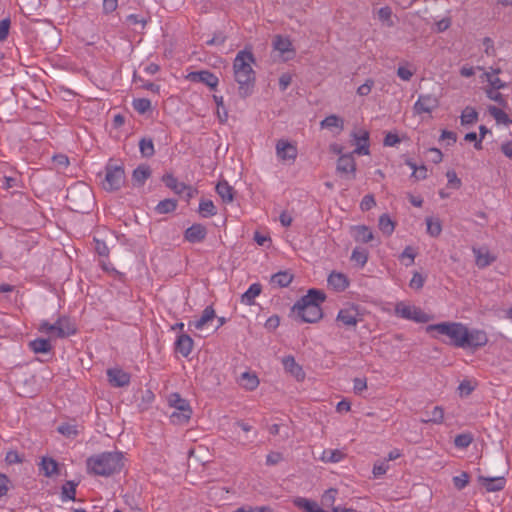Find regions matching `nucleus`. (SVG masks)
<instances>
[{"label": "nucleus", "mask_w": 512, "mask_h": 512, "mask_svg": "<svg viewBox=\"0 0 512 512\" xmlns=\"http://www.w3.org/2000/svg\"><path fill=\"white\" fill-rule=\"evenodd\" d=\"M346 454L339 449H325L321 453L319 460L323 463H339L344 460Z\"/></svg>", "instance_id": "nucleus-30"}, {"label": "nucleus", "mask_w": 512, "mask_h": 512, "mask_svg": "<svg viewBox=\"0 0 512 512\" xmlns=\"http://www.w3.org/2000/svg\"><path fill=\"white\" fill-rule=\"evenodd\" d=\"M238 383L243 389L253 391L259 386L260 381L256 373L245 371L239 376Z\"/></svg>", "instance_id": "nucleus-28"}, {"label": "nucleus", "mask_w": 512, "mask_h": 512, "mask_svg": "<svg viewBox=\"0 0 512 512\" xmlns=\"http://www.w3.org/2000/svg\"><path fill=\"white\" fill-rule=\"evenodd\" d=\"M78 193H84L88 198L90 197V191L87 186L84 184H77L68 189L67 197L68 199L74 203L76 202V197Z\"/></svg>", "instance_id": "nucleus-44"}, {"label": "nucleus", "mask_w": 512, "mask_h": 512, "mask_svg": "<svg viewBox=\"0 0 512 512\" xmlns=\"http://www.w3.org/2000/svg\"><path fill=\"white\" fill-rule=\"evenodd\" d=\"M373 86L374 81L372 79H367L362 85L358 87L357 94L359 96H367L368 94H370Z\"/></svg>", "instance_id": "nucleus-59"}, {"label": "nucleus", "mask_w": 512, "mask_h": 512, "mask_svg": "<svg viewBox=\"0 0 512 512\" xmlns=\"http://www.w3.org/2000/svg\"><path fill=\"white\" fill-rule=\"evenodd\" d=\"M107 376L110 384L115 387H124L130 383V375L118 368L108 369Z\"/></svg>", "instance_id": "nucleus-21"}, {"label": "nucleus", "mask_w": 512, "mask_h": 512, "mask_svg": "<svg viewBox=\"0 0 512 512\" xmlns=\"http://www.w3.org/2000/svg\"><path fill=\"white\" fill-rule=\"evenodd\" d=\"M293 504L305 512H328V510L321 507L317 502L307 499L305 497H295Z\"/></svg>", "instance_id": "nucleus-27"}, {"label": "nucleus", "mask_w": 512, "mask_h": 512, "mask_svg": "<svg viewBox=\"0 0 512 512\" xmlns=\"http://www.w3.org/2000/svg\"><path fill=\"white\" fill-rule=\"evenodd\" d=\"M140 151L144 156H151L154 153V145L152 140L142 139L140 141Z\"/></svg>", "instance_id": "nucleus-53"}, {"label": "nucleus", "mask_w": 512, "mask_h": 512, "mask_svg": "<svg viewBox=\"0 0 512 512\" xmlns=\"http://www.w3.org/2000/svg\"><path fill=\"white\" fill-rule=\"evenodd\" d=\"M193 347L194 341L189 335L185 333H180L177 336L175 342V350L177 353L181 354L183 357L186 358L191 354Z\"/></svg>", "instance_id": "nucleus-22"}, {"label": "nucleus", "mask_w": 512, "mask_h": 512, "mask_svg": "<svg viewBox=\"0 0 512 512\" xmlns=\"http://www.w3.org/2000/svg\"><path fill=\"white\" fill-rule=\"evenodd\" d=\"M478 118L477 111L472 107H466L461 114V124L469 125L476 122Z\"/></svg>", "instance_id": "nucleus-45"}, {"label": "nucleus", "mask_w": 512, "mask_h": 512, "mask_svg": "<svg viewBox=\"0 0 512 512\" xmlns=\"http://www.w3.org/2000/svg\"><path fill=\"white\" fill-rule=\"evenodd\" d=\"M38 331L55 338H66L76 334L75 322L68 316H60L54 324L43 320L40 322Z\"/></svg>", "instance_id": "nucleus-6"}, {"label": "nucleus", "mask_w": 512, "mask_h": 512, "mask_svg": "<svg viewBox=\"0 0 512 512\" xmlns=\"http://www.w3.org/2000/svg\"><path fill=\"white\" fill-rule=\"evenodd\" d=\"M389 469V465L387 461H378L373 466V475L375 477H380L384 475Z\"/></svg>", "instance_id": "nucleus-57"}, {"label": "nucleus", "mask_w": 512, "mask_h": 512, "mask_svg": "<svg viewBox=\"0 0 512 512\" xmlns=\"http://www.w3.org/2000/svg\"><path fill=\"white\" fill-rule=\"evenodd\" d=\"M281 363L285 372L290 374L297 382H303L305 380L306 374L303 367L296 362L293 356L288 355L283 357Z\"/></svg>", "instance_id": "nucleus-17"}, {"label": "nucleus", "mask_w": 512, "mask_h": 512, "mask_svg": "<svg viewBox=\"0 0 512 512\" xmlns=\"http://www.w3.org/2000/svg\"><path fill=\"white\" fill-rule=\"evenodd\" d=\"M482 72V80L485 78L488 83L486 87H483L487 97L497 102L500 106H506L507 102L499 92L501 88L506 86V83L498 76L501 73V68L499 66H490L487 70L485 67H482Z\"/></svg>", "instance_id": "nucleus-5"}, {"label": "nucleus", "mask_w": 512, "mask_h": 512, "mask_svg": "<svg viewBox=\"0 0 512 512\" xmlns=\"http://www.w3.org/2000/svg\"><path fill=\"white\" fill-rule=\"evenodd\" d=\"M438 105L439 101L437 97L430 94H424L420 95L414 103L413 111L417 115H422L425 113L430 114L438 107Z\"/></svg>", "instance_id": "nucleus-14"}, {"label": "nucleus", "mask_w": 512, "mask_h": 512, "mask_svg": "<svg viewBox=\"0 0 512 512\" xmlns=\"http://www.w3.org/2000/svg\"><path fill=\"white\" fill-rule=\"evenodd\" d=\"M262 287L259 283H253L241 296V302L245 305H253L255 299L260 295Z\"/></svg>", "instance_id": "nucleus-33"}, {"label": "nucleus", "mask_w": 512, "mask_h": 512, "mask_svg": "<svg viewBox=\"0 0 512 512\" xmlns=\"http://www.w3.org/2000/svg\"><path fill=\"white\" fill-rule=\"evenodd\" d=\"M415 73V69H410L408 66H399L397 69V76L403 81L411 80Z\"/></svg>", "instance_id": "nucleus-56"}, {"label": "nucleus", "mask_w": 512, "mask_h": 512, "mask_svg": "<svg viewBox=\"0 0 512 512\" xmlns=\"http://www.w3.org/2000/svg\"><path fill=\"white\" fill-rule=\"evenodd\" d=\"M337 495H338L337 489H335V488L327 489L326 491H324V493L321 496V505L320 506L323 507L324 509L330 508L331 510H333V507H335L334 504L336 502Z\"/></svg>", "instance_id": "nucleus-35"}, {"label": "nucleus", "mask_w": 512, "mask_h": 512, "mask_svg": "<svg viewBox=\"0 0 512 512\" xmlns=\"http://www.w3.org/2000/svg\"><path fill=\"white\" fill-rule=\"evenodd\" d=\"M125 182V172L122 166L108 165L105 171V178L102 187L106 191H115L122 187Z\"/></svg>", "instance_id": "nucleus-9"}, {"label": "nucleus", "mask_w": 512, "mask_h": 512, "mask_svg": "<svg viewBox=\"0 0 512 512\" xmlns=\"http://www.w3.org/2000/svg\"><path fill=\"white\" fill-rule=\"evenodd\" d=\"M216 192L225 203H230L234 199L233 188L227 181H220L216 185Z\"/></svg>", "instance_id": "nucleus-34"}, {"label": "nucleus", "mask_w": 512, "mask_h": 512, "mask_svg": "<svg viewBox=\"0 0 512 512\" xmlns=\"http://www.w3.org/2000/svg\"><path fill=\"white\" fill-rule=\"evenodd\" d=\"M336 320L346 327H356L361 321V314L355 305H348L339 310Z\"/></svg>", "instance_id": "nucleus-12"}, {"label": "nucleus", "mask_w": 512, "mask_h": 512, "mask_svg": "<svg viewBox=\"0 0 512 512\" xmlns=\"http://www.w3.org/2000/svg\"><path fill=\"white\" fill-rule=\"evenodd\" d=\"M351 235L356 242L368 243L374 239L373 231L365 225L351 227Z\"/></svg>", "instance_id": "nucleus-26"}, {"label": "nucleus", "mask_w": 512, "mask_h": 512, "mask_svg": "<svg viewBox=\"0 0 512 512\" xmlns=\"http://www.w3.org/2000/svg\"><path fill=\"white\" fill-rule=\"evenodd\" d=\"M215 317H216V313H215V310L213 309V307L207 306L203 310L200 318L197 320H194V321H190L188 323V326H189V328L193 327L194 329H196L198 331H202L208 327L209 323L212 322Z\"/></svg>", "instance_id": "nucleus-20"}, {"label": "nucleus", "mask_w": 512, "mask_h": 512, "mask_svg": "<svg viewBox=\"0 0 512 512\" xmlns=\"http://www.w3.org/2000/svg\"><path fill=\"white\" fill-rule=\"evenodd\" d=\"M320 126L322 129H328L334 134L338 135L344 130V119L337 115H329L325 117L321 122Z\"/></svg>", "instance_id": "nucleus-23"}, {"label": "nucleus", "mask_w": 512, "mask_h": 512, "mask_svg": "<svg viewBox=\"0 0 512 512\" xmlns=\"http://www.w3.org/2000/svg\"><path fill=\"white\" fill-rule=\"evenodd\" d=\"M427 233L431 237H438L442 232V223L438 218L427 217L426 218Z\"/></svg>", "instance_id": "nucleus-38"}, {"label": "nucleus", "mask_w": 512, "mask_h": 512, "mask_svg": "<svg viewBox=\"0 0 512 512\" xmlns=\"http://www.w3.org/2000/svg\"><path fill=\"white\" fill-rule=\"evenodd\" d=\"M124 466L125 457L119 451L100 453L87 459L88 472L99 476H110L119 473Z\"/></svg>", "instance_id": "nucleus-3"}, {"label": "nucleus", "mask_w": 512, "mask_h": 512, "mask_svg": "<svg viewBox=\"0 0 512 512\" xmlns=\"http://www.w3.org/2000/svg\"><path fill=\"white\" fill-rule=\"evenodd\" d=\"M168 403L174 411L170 414V420L174 424L182 425L187 423L192 415V409L187 400L180 394L172 393L168 396Z\"/></svg>", "instance_id": "nucleus-7"}, {"label": "nucleus", "mask_w": 512, "mask_h": 512, "mask_svg": "<svg viewBox=\"0 0 512 512\" xmlns=\"http://www.w3.org/2000/svg\"><path fill=\"white\" fill-rule=\"evenodd\" d=\"M276 155L282 162H294L297 158V146L287 140L281 139L276 143Z\"/></svg>", "instance_id": "nucleus-13"}, {"label": "nucleus", "mask_w": 512, "mask_h": 512, "mask_svg": "<svg viewBox=\"0 0 512 512\" xmlns=\"http://www.w3.org/2000/svg\"><path fill=\"white\" fill-rule=\"evenodd\" d=\"M477 387V382L470 380H463L458 386V393L461 397H466L471 394Z\"/></svg>", "instance_id": "nucleus-49"}, {"label": "nucleus", "mask_w": 512, "mask_h": 512, "mask_svg": "<svg viewBox=\"0 0 512 512\" xmlns=\"http://www.w3.org/2000/svg\"><path fill=\"white\" fill-rule=\"evenodd\" d=\"M444 420V409L441 406H435L429 413V417L424 422L441 424Z\"/></svg>", "instance_id": "nucleus-46"}, {"label": "nucleus", "mask_w": 512, "mask_h": 512, "mask_svg": "<svg viewBox=\"0 0 512 512\" xmlns=\"http://www.w3.org/2000/svg\"><path fill=\"white\" fill-rule=\"evenodd\" d=\"M351 259L363 267L368 260V252L363 248H355L352 251Z\"/></svg>", "instance_id": "nucleus-48"}, {"label": "nucleus", "mask_w": 512, "mask_h": 512, "mask_svg": "<svg viewBox=\"0 0 512 512\" xmlns=\"http://www.w3.org/2000/svg\"><path fill=\"white\" fill-rule=\"evenodd\" d=\"M446 177L448 180V186L454 189H459L461 186V180L458 178L455 171L450 170L446 173Z\"/></svg>", "instance_id": "nucleus-58"}, {"label": "nucleus", "mask_w": 512, "mask_h": 512, "mask_svg": "<svg viewBox=\"0 0 512 512\" xmlns=\"http://www.w3.org/2000/svg\"><path fill=\"white\" fill-rule=\"evenodd\" d=\"M206 235L207 230L203 225L193 224L186 229L184 237L190 243H199L205 239Z\"/></svg>", "instance_id": "nucleus-24"}, {"label": "nucleus", "mask_w": 512, "mask_h": 512, "mask_svg": "<svg viewBox=\"0 0 512 512\" xmlns=\"http://www.w3.org/2000/svg\"><path fill=\"white\" fill-rule=\"evenodd\" d=\"M327 284L335 292H343L350 284L348 277L341 272L333 271L327 278Z\"/></svg>", "instance_id": "nucleus-18"}, {"label": "nucleus", "mask_w": 512, "mask_h": 512, "mask_svg": "<svg viewBox=\"0 0 512 512\" xmlns=\"http://www.w3.org/2000/svg\"><path fill=\"white\" fill-rule=\"evenodd\" d=\"M151 170L148 165L138 166L132 174L133 184L136 186H142L145 181L150 177Z\"/></svg>", "instance_id": "nucleus-32"}, {"label": "nucleus", "mask_w": 512, "mask_h": 512, "mask_svg": "<svg viewBox=\"0 0 512 512\" xmlns=\"http://www.w3.org/2000/svg\"><path fill=\"white\" fill-rule=\"evenodd\" d=\"M366 389H367L366 378L358 377L353 380V391L355 394H361Z\"/></svg>", "instance_id": "nucleus-60"}, {"label": "nucleus", "mask_w": 512, "mask_h": 512, "mask_svg": "<svg viewBox=\"0 0 512 512\" xmlns=\"http://www.w3.org/2000/svg\"><path fill=\"white\" fill-rule=\"evenodd\" d=\"M198 212L202 217L208 218L216 215L217 209L213 201L208 199H202L199 203Z\"/></svg>", "instance_id": "nucleus-37"}, {"label": "nucleus", "mask_w": 512, "mask_h": 512, "mask_svg": "<svg viewBox=\"0 0 512 512\" xmlns=\"http://www.w3.org/2000/svg\"><path fill=\"white\" fill-rule=\"evenodd\" d=\"M273 50L278 53L283 61H289L295 57L296 51L291 39L287 36L276 35L272 41Z\"/></svg>", "instance_id": "nucleus-10"}, {"label": "nucleus", "mask_w": 512, "mask_h": 512, "mask_svg": "<svg viewBox=\"0 0 512 512\" xmlns=\"http://www.w3.org/2000/svg\"><path fill=\"white\" fill-rule=\"evenodd\" d=\"M337 171L355 176L356 162L352 154H343L337 161Z\"/></svg>", "instance_id": "nucleus-25"}, {"label": "nucleus", "mask_w": 512, "mask_h": 512, "mask_svg": "<svg viewBox=\"0 0 512 512\" xmlns=\"http://www.w3.org/2000/svg\"><path fill=\"white\" fill-rule=\"evenodd\" d=\"M396 222L389 216V214L384 213L379 216L378 219V228L385 236H391L395 231Z\"/></svg>", "instance_id": "nucleus-31"}, {"label": "nucleus", "mask_w": 512, "mask_h": 512, "mask_svg": "<svg viewBox=\"0 0 512 512\" xmlns=\"http://www.w3.org/2000/svg\"><path fill=\"white\" fill-rule=\"evenodd\" d=\"M351 137L355 145L353 153L357 155L370 154L369 132L366 129H359L357 131H353L351 133Z\"/></svg>", "instance_id": "nucleus-15"}, {"label": "nucleus", "mask_w": 512, "mask_h": 512, "mask_svg": "<svg viewBox=\"0 0 512 512\" xmlns=\"http://www.w3.org/2000/svg\"><path fill=\"white\" fill-rule=\"evenodd\" d=\"M425 330L432 338L445 341V337L448 339V343L459 348L471 346L474 340L473 333L466 325L460 322L431 324L428 325Z\"/></svg>", "instance_id": "nucleus-1"}, {"label": "nucleus", "mask_w": 512, "mask_h": 512, "mask_svg": "<svg viewBox=\"0 0 512 512\" xmlns=\"http://www.w3.org/2000/svg\"><path fill=\"white\" fill-rule=\"evenodd\" d=\"M468 482L469 475L466 472H462L460 475L453 477V484L458 490H461L464 487H466Z\"/></svg>", "instance_id": "nucleus-55"}, {"label": "nucleus", "mask_w": 512, "mask_h": 512, "mask_svg": "<svg viewBox=\"0 0 512 512\" xmlns=\"http://www.w3.org/2000/svg\"><path fill=\"white\" fill-rule=\"evenodd\" d=\"M254 64L255 57L248 50L239 51L233 61V75L242 97L249 96L253 91L256 80Z\"/></svg>", "instance_id": "nucleus-2"}, {"label": "nucleus", "mask_w": 512, "mask_h": 512, "mask_svg": "<svg viewBox=\"0 0 512 512\" xmlns=\"http://www.w3.org/2000/svg\"><path fill=\"white\" fill-rule=\"evenodd\" d=\"M505 474L506 470L504 467L498 475H493L486 471L485 474H482V489H485L487 492L502 490L506 484Z\"/></svg>", "instance_id": "nucleus-11"}, {"label": "nucleus", "mask_w": 512, "mask_h": 512, "mask_svg": "<svg viewBox=\"0 0 512 512\" xmlns=\"http://www.w3.org/2000/svg\"><path fill=\"white\" fill-rule=\"evenodd\" d=\"M177 207V202L173 199H164L160 201L155 210L159 214H167L173 212Z\"/></svg>", "instance_id": "nucleus-43"}, {"label": "nucleus", "mask_w": 512, "mask_h": 512, "mask_svg": "<svg viewBox=\"0 0 512 512\" xmlns=\"http://www.w3.org/2000/svg\"><path fill=\"white\" fill-rule=\"evenodd\" d=\"M29 346L34 353H48L52 349L49 340L43 338H38L31 341Z\"/></svg>", "instance_id": "nucleus-39"}, {"label": "nucleus", "mask_w": 512, "mask_h": 512, "mask_svg": "<svg viewBox=\"0 0 512 512\" xmlns=\"http://www.w3.org/2000/svg\"><path fill=\"white\" fill-rule=\"evenodd\" d=\"M58 432L66 437H74L77 435V428L75 425L70 423H63L58 426Z\"/></svg>", "instance_id": "nucleus-51"}, {"label": "nucleus", "mask_w": 512, "mask_h": 512, "mask_svg": "<svg viewBox=\"0 0 512 512\" xmlns=\"http://www.w3.org/2000/svg\"><path fill=\"white\" fill-rule=\"evenodd\" d=\"M10 29V20L9 19H3L0 21V42L4 41L8 34Z\"/></svg>", "instance_id": "nucleus-62"}, {"label": "nucleus", "mask_w": 512, "mask_h": 512, "mask_svg": "<svg viewBox=\"0 0 512 512\" xmlns=\"http://www.w3.org/2000/svg\"><path fill=\"white\" fill-rule=\"evenodd\" d=\"M292 82V76L289 73H284L279 78V87L282 91L286 90Z\"/></svg>", "instance_id": "nucleus-64"}, {"label": "nucleus", "mask_w": 512, "mask_h": 512, "mask_svg": "<svg viewBox=\"0 0 512 512\" xmlns=\"http://www.w3.org/2000/svg\"><path fill=\"white\" fill-rule=\"evenodd\" d=\"M186 78L192 82L204 83L212 89L217 87L219 83L218 77L209 71L191 72Z\"/></svg>", "instance_id": "nucleus-19"}, {"label": "nucleus", "mask_w": 512, "mask_h": 512, "mask_svg": "<svg viewBox=\"0 0 512 512\" xmlns=\"http://www.w3.org/2000/svg\"><path fill=\"white\" fill-rule=\"evenodd\" d=\"M326 295L318 289H310L293 307L303 322L316 323L323 317L321 304Z\"/></svg>", "instance_id": "nucleus-4"}, {"label": "nucleus", "mask_w": 512, "mask_h": 512, "mask_svg": "<svg viewBox=\"0 0 512 512\" xmlns=\"http://www.w3.org/2000/svg\"><path fill=\"white\" fill-rule=\"evenodd\" d=\"M394 314L401 319L410 320L416 323H427L431 320L430 315L409 301L397 302L394 307Z\"/></svg>", "instance_id": "nucleus-8"}, {"label": "nucleus", "mask_w": 512, "mask_h": 512, "mask_svg": "<svg viewBox=\"0 0 512 512\" xmlns=\"http://www.w3.org/2000/svg\"><path fill=\"white\" fill-rule=\"evenodd\" d=\"M162 180L174 193L181 195L186 192L187 199L192 198L195 194V190L185 183L178 181V179L172 174H165Z\"/></svg>", "instance_id": "nucleus-16"}, {"label": "nucleus", "mask_w": 512, "mask_h": 512, "mask_svg": "<svg viewBox=\"0 0 512 512\" xmlns=\"http://www.w3.org/2000/svg\"><path fill=\"white\" fill-rule=\"evenodd\" d=\"M400 143V138L395 133H387L384 138V145L392 147Z\"/></svg>", "instance_id": "nucleus-63"}, {"label": "nucleus", "mask_w": 512, "mask_h": 512, "mask_svg": "<svg viewBox=\"0 0 512 512\" xmlns=\"http://www.w3.org/2000/svg\"><path fill=\"white\" fill-rule=\"evenodd\" d=\"M377 16H378L379 21H381L383 24H385L389 27L393 25L392 10L390 7L385 6V7L380 8L377 11Z\"/></svg>", "instance_id": "nucleus-50"}, {"label": "nucleus", "mask_w": 512, "mask_h": 512, "mask_svg": "<svg viewBox=\"0 0 512 512\" xmlns=\"http://www.w3.org/2000/svg\"><path fill=\"white\" fill-rule=\"evenodd\" d=\"M133 108L140 114H145L151 109V101L146 98H137L132 102Z\"/></svg>", "instance_id": "nucleus-47"}, {"label": "nucleus", "mask_w": 512, "mask_h": 512, "mask_svg": "<svg viewBox=\"0 0 512 512\" xmlns=\"http://www.w3.org/2000/svg\"><path fill=\"white\" fill-rule=\"evenodd\" d=\"M39 470L46 477H52L58 474L59 465L55 459L43 457L39 463Z\"/></svg>", "instance_id": "nucleus-29"}, {"label": "nucleus", "mask_w": 512, "mask_h": 512, "mask_svg": "<svg viewBox=\"0 0 512 512\" xmlns=\"http://www.w3.org/2000/svg\"><path fill=\"white\" fill-rule=\"evenodd\" d=\"M77 484L73 481H67L62 486L61 499L63 502L75 500Z\"/></svg>", "instance_id": "nucleus-42"}, {"label": "nucleus", "mask_w": 512, "mask_h": 512, "mask_svg": "<svg viewBox=\"0 0 512 512\" xmlns=\"http://www.w3.org/2000/svg\"><path fill=\"white\" fill-rule=\"evenodd\" d=\"M472 442V436L468 433L460 434L456 436L454 444L457 448H466Z\"/></svg>", "instance_id": "nucleus-52"}, {"label": "nucleus", "mask_w": 512, "mask_h": 512, "mask_svg": "<svg viewBox=\"0 0 512 512\" xmlns=\"http://www.w3.org/2000/svg\"><path fill=\"white\" fill-rule=\"evenodd\" d=\"M376 205V201L372 195H366L363 197L360 208L362 211H369Z\"/></svg>", "instance_id": "nucleus-61"}, {"label": "nucleus", "mask_w": 512, "mask_h": 512, "mask_svg": "<svg viewBox=\"0 0 512 512\" xmlns=\"http://www.w3.org/2000/svg\"><path fill=\"white\" fill-rule=\"evenodd\" d=\"M293 280V275L288 271H281L271 277V283L279 287H287Z\"/></svg>", "instance_id": "nucleus-36"}, {"label": "nucleus", "mask_w": 512, "mask_h": 512, "mask_svg": "<svg viewBox=\"0 0 512 512\" xmlns=\"http://www.w3.org/2000/svg\"><path fill=\"white\" fill-rule=\"evenodd\" d=\"M488 112L495 119L497 124L508 125L510 123L508 115L501 108L488 106Z\"/></svg>", "instance_id": "nucleus-40"}, {"label": "nucleus", "mask_w": 512, "mask_h": 512, "mask_svg": "<svg viewBox=\"0 0 512 512\" xmlns=\"http://www.w3.org/2000/svg\"><path fill=\"white\" fill-rule=\"evenodd\" d=\"M424 282V276L418 272H415L410 280L409 286L412 289L420 290L424 286Z\"/></svg>", "instance_id": "nucleus-54"}, {"label": "nucleus", "mask_w": 512, "mask_h": 512, "mask_svg": "<svg viewBox=\"0 0 512 512\" xmlns=\"http://www.w3.org/2000/svg\"><path fill=\"white\" fill-rule=\"evenodd\" d=\"M417 256V251L412 246H406L402 253L399 255V260L405 265V266H411L415 258Z\"/></svg>", "instance_id": "nucleus-41"}]
</instances>
